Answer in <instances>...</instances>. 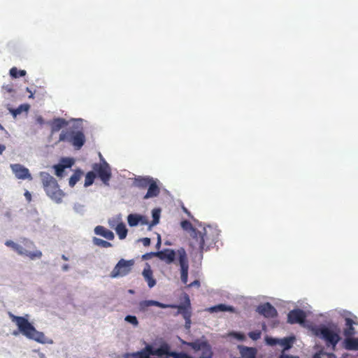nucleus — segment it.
Segmentation results:
<instances>
[{"label": "nucleus", "instance_id": "f257e3e1", "mask_svg": "<svg viewBox=\"0 0 358 358\" xmlns=\"http://www.w3.org/2000/svg\"><path fill=\"white\" fill-rule=\"evenodd\" d=\"M190 246L192 248L203 251L206 244H211L217 238V234L214 229L208 226L201 230L195 229L191 232Z\"/></svg>", "mask_w": 358, "mask_h": 358}, {"label": "nucleus", "instance_id": "f03ea898", "mask_svg": "<svg viewBox=\"0 0 358 358\" xmlns=\"http://www.w3.org/2000/svg\"><path fill=\"white\" fill-rule=\"evenodd\" d=\"M10 317L13 322H15L20 332L22 335L38 343H45L44 334L38 331L27 319L21 316H15L13 314H10Z\"/></svg>", "mask_w": 358, "mask_h": 358}, {"label": "nucleus", "instance_id": "7ed1b4c3", "mask_svg": "<svg viewBox=\"0 0 358 358\" xmlns=\"http://www.w3.org/2000/svg\"><path fill=\"white\" fill-rule=\"evenodd\" d=\"M155 306L162 308H173L178 309V313L181 314L185 320H189L192 317L191 305L189 297L186 296V303L181 305L165 304L157 301L145 300L139 303L141 310L145 311L150 306Z\"/></svg>", "mask_w": 358, "mask_h": 358}, {"label": "nucleus", "instance_id": "20e7f679", "mask_svg": "<svg viewBox=\"0 0 358 358\" xmlns=\"http://www.w3.org/2000/svg\"><path fill=\"white\" fill-rule=\"evenodd\" d=\"M40 177L47 195L57 203H60L64 196V193L59 189L56 179L47 172H41Z\"/></svg>", "mask_w": 358, "mask_h": 358}, {"label": "nucleus", "instance_id": "39448f33", "mask_svg": "<svg viewBox=\"0 0 358 358\" xmlns=\"http://www.w3.org/2000/svg\"><path fill=\"white\" fill-rule=\"evenodd\" d=\"M22 243L24 247L17 243H15L13 241L8 240L6 241L5 245L11 248L18 255H25L31 260L41 258L42 252L40 250H34L36 248L34 242L29 239L24 238Z\"/></svg>", "mask_w": 358, "mask_h": 358}, {"label": "nucleus", "instance_id": "423d86ee", "mask_svg": "<svg viewBox=\"0 0 358 358\" xmlns=\"http://www.w3.org/2000/svg\"><path fill=\"white\" fill-rule=\"evenodd\" d=\"M340 329L336 327V329H331L326 326H320L315 329V334L322 339L327 347H331L334 350L337 344L341 340L339 335Z\"/></svg>", "mask_w": 358, "mask_h": 358}, {"label": "nucleus", "instance_id": "0eeeda50", "mask_svg": "<svg viewBox=\"0 0 358 358\" xmlns=\"http://www.w3.org/2000/svg\"><path fill=\"white\" fill-rule=\"evenodd\" d=\"M134 265V259H121L111 271L110 276L113 278L125 276L131 272Z\"/></svg>", "mask_w": 358, "mask_h": 358}, {"label": "nucleus", "instance_id": "6e6552de", "mask_svg": "<svg viewBox=\"0 0 358 358\" xmlns=\"http://www.w3.org/2000/svg\"><path fill=\"white\" fill-rule=\"evenodd\" d=\"M92 169L96 172L101 180L106 185H108V182L111 178V170L109 164L103 159L102 163H95L92 166Z\"/></svg>", "mask_w": 358, "mask_h": 358}, {"label": "nucleus", "instance_id": "1a4fd4ad", "mask_svg": "<svg viewBox=\"0 0 358 358\" xmlns=\"http://www.w3.org/2000/svg\"><path fill=\"white\" fill-rule=\"evenodd\" d=\"M178 254L179 255L178 261L180 266L181 281L183 284L186 285L187 283L189 271V264L187 254L184 248L179 249L178 250Z\"/></svg>", "mask_w": 358, "mask_h": 358}, {"label": "nucleus", "instance_id": "9d476101", "mask_svg": "<svg viewBox=\"0 0 358 358\" xmlns=\"http://www.w3.org/2000/svg\"><path fill=\"white\" fill-rule=\"evenodd\" d=\"M306 315L301 309L291 310L287 315V322L289 324H303L306 320Z\"/></svg>", "mask_w": 358, "mask_h": 358}, {"label": "nucleus", "instance_id": "9b49d317", "mask_svg": "<svg viewBox=\"0 0 358 358\" xmlns=\"http://www.w3.org/2000/svg\"><path fill=\"white\" fill-rule=\"evenodd\" d=\"M10 168L17 178L22 180L32 179V177L29 173V169L25 168L22 165L20 164H14L10 165Z\"/></svg>", "mask_w": 358, "mask_h": 358}, {"label": "nucleus", "instance_id": "f8f14e48", "mask_svg": "<svg viewBox=\"0 0 358 358\" xmlns=\"http://www.w3.org/2000/svg\"><path fill=\"white\" fill-rule=\"evenodd\" d=\"M257 310L266 318H274L278 315L276 309L268 302L259 305Z\"/></svg>", "mask_w": 358, "mask_h": 358}, {"label": "nucleus", "instance_id": "ddd939ff", "mask_svg": "<svg viewBox=\"0 0 358 358\" xmlns=\"http://www.w3.org/2000/svg\"><path fill=\"white\" fill-rule=\"evenodd\" d=\"M152 254L168 264L173 262L176 257V252L171 249H164L162 251L152 252Z\"/></svg>", "mask_w": 358, "mask_h": 358}, {"label": "nucleus", "instance_id": "4468645a", "mask_svg": "<svg viewBox=\"0 0 358 358\" xmlns=\"http://www.w3.org/2000/svg\"><path fill=\"white\" fill-rule=\"evenodd\" d=\"M70 143L77 149L80 150L85 143V136L82 131H74L71 134Z\"/></svg>", "mask_w": 358, "mask_h": 358}, {"label": "nucleus", "instance_id": "2eb2a0df", "mask_svg": "<svg viewBox=\"0 0 358 358\" xmlns=\"http://www.w3.org/2000/svg\"><path fill=\"white\" fill-rule=\"evenodd\" d=\"M142 275L150 288L153 287L156 285V280L153 277V272L149 264H145Z\"/></svg>", "mask_w": 358, "mask_h": 358}, {"label": "nucleus", "instance_id": "dca6fc26", "mask_svg": "<svg viewBox=\"0 0 358 358\" xmlns=\"http://www.w3.org/2000/svg\"><path fill=\"white\" fill-rule=\"evenodd\" d=\"M148 187V192L143 196V199L156 197L159 194L160 189L154 179L151 181Z\"/></svg>", "mask_w": 358, "mask_h": 358}, {"label": "nucleus", "instance_id": "f3484780", "mask_svg": "<svg viewBox=\"0 0 358 358\" xmlns=\"http://www.w3.org/2000/svg\"><path fill=\"white\" fill-rule=\"evenodd\" d=\"M94 232L96 234L101 236L109 241H112L115 238V236H114V234L113 233V231L105 228L103 226L96 227L94 229Z\"/></svg>", "mask_w": 358, "mask_h": 358}, {"label": "nucleus", "instance_id": "a211bd4d", "mask_svg": "<svg viewBox=\"0 0 358 358\" xmlns=\"http://www.w3.org/2000/svg\"><path fill=\"white\" fill-rule=\"evenodd\" d=\"M345 328L343 330V334L345 337H351L355 334V329L353 327V324L355 322L350 317H346L345 319Z\"/></svg>", "mask_w": 358, "mask_h": 358}, {"label": "nucleus", "instance_id": "6ab92c4d", "mask_svg": "<svg viewBox=\"0 0 358 358\" xmlns=\"http://www.w3.org/2000/svg\"><path fill=\"white\" fill-rule=\"evenodd\" d=\"M68 124L67 121L64 118H55L51 124L52 133L59 131L62 128Z\"/></svg>", "mask_w": 358, "mask_h": 358}, {"label": "nucleus", "instance_id": "aec40b11", "mask_svg": "<svg viewBox=\"0 0 358 358\" xmlns=\"http://www.w3.org/2000/svg\"><path fill=\"white\" fill-rule=\"evenodd\" d=\"M208 311L210 313H217V312H225L229 311L234 313L235 309L233 306H227L225 304H218L214 306H212L208 308Z\"/></svg>", "mask_w": 358, "mask_h": 358}, {"label": "nucleus", "instance_id": "412c9836", "mask_svg": "<svg viewBox=\"0 0 358 358\" xmlns=\"http://www.w3.org/2000/svg\"><path fill=\"white\" fill-rule=\"evenodd\" d=\"M153 180L152 178L150 177H138L135 179L134 183L136 187H138L139 188H146L149 185V184L151 182V181Z\"/></svg>", "mask_w": 358, "mask_h": 358}, {"label": "nucleus", "instance_id": "4be33fe9", "mask_svg": "<svg viewBox=\"0 0 358 358\" xmlns=\"http://www.w3.org/2000/svg\"><path fill=\"white\" fill-rule=\"evenodd\" d=\"M344 347L348 350H358V338H353L351 337H346L344 341Z\"/></svg>", "mask_w": 358, "mask_h": 358}, {"label": "nucleus", "instance_id": "5701e85b", "mask_svg": "<svg viewBox=\"0 0 358 358\" xmlns=\"http://www.w3.org/2000/svg\"><path fill=\"white\" fill-rule=\"evenodd\" d=\"M207 343V341H201L199 340H196L194 342H182L184 345L191 347L192 349L194 350L195 352H199V351H201L202 348L204 347V345H206Z\"/></svg>", "mask_w": 358, "mask_h": 358}, {"label": "nucleus", "instance_id": "b1692460", "mask_svg": "<svg viewBox=\"0 0 358 358\" xmlns=\"http://www.w3.org/2000/svg\"><path fill=\"white\" fill-rule=\"evenodd\" d=\"M241 353L244 358H255L257 350L254 348L243 347L241 350Z\"/></svg>", "mask_w": 358, "mask_h": 358}, {"label": "nucleus", "instance_id": "393cba45", "mask_svg": "<svg viewBox=\"0 0 358 358\" xmlns=\"http://www.w3.org/2000/svg\"><path fill=\"white\" fill-rule=\"evenodd\" d=\"M83 175V172L80 169H77L74 171L73 174L69 178V186L73 187L80 180Z\"/></svg>", "mask_w": 358, "mask_h": 358}, {"label": "nucleus", "instance_id": "a878e982", "mask_svg": "<svg viewBox=\"0 0 358 358\" xmlns=\"http://www.w3.org/2000/svg\"><path fill=\"white\" fill-rule=\"evenodd\" d=\"M161 210L159 208L153 209L152 211V221L149 224L148 229L151 230L152 227L157 224L159 222Z\"/></svg>", "mask_w": 358, "mask_h": 358}, {"label": "nucleus", "instance_id": "bb28decb", "mask_svg": "<svg viewBox=\"0 0 358 358\" xmlns=\"http://www.w3.org/2000/svg\"><path fill=\"white\" fill-rule=\"evenodd\" d=\"M116 233L117 234L120 239H124L127 235V229L124 223H119L115 228Z\"/></svg>", "mask_w": 358, "mask_h": 358}, {"label": "nucleus", "instance_id": "cd10ccee", "mask_svg": "<svg viewBox=\"0 0 358 358\" xmlns=\"http://www.w3.org/2000/svg\"><path fill=\"white\" fill-rule=\"evenodd\" d=\"M141 215L138 214H129L127 217L128 224L130 227H135L139 224Z\"/></svg>", "mask_w": 358, "mask_h": 358}, {"label": "nucleus", "instance_id": "c85d7f7f", "mask_svg": "<svg viewBox=\"0 0 358 358\" xmlns=\"http://www.w3.org/2000/svg\"><path fill=\"white\" fill-rule=\"evenodd\" d=\"M294 338H285L280 340L279 344L283 347L284 350H287L292 348Z\"/></svg>", "mask_w": 358, "mask_h": 358}, {"label": "nucleus", "instance_id": "c756f323", "mask_svg": "<svg viewBox=\"0 0 358 358\" xmlns=\"http://www.w3.org/2000/svg\"><path fill=\"white\" fill-rule=\"evenodd\" d=\"M96 178V174L94 171H90L88 172L85 176V187H89L92 185L94 181V179Z\"/></svg>", "mask_w": 358, "mask_h": 358}, {"label": "nucleus", "instance_id": "7c9ffc66", "mask_svg": "<svg viewBox=\"0 0 358 358\" xmlns=\"http://www.w3.org/2000/svg\"><path fill=\"white\" fill-rule=\"evenodd\" d=\"M93 243L94 245L101 247V248H110L112 246V244L110 242L104 241L103 239L94 237L93 238Z\"/></svg>", "mask_w": 358, "mask_h": 358}, {"label": "nucleus", "instance_id": "2f4dec72", "mask_svg": "<svg viewBox=\"0 0 358 358\" xmlns=\"http://www.w3.org/2000/svg\"><path fill=\"white\" fill-rule=\"evenodd\" d=\"M10 75L15 78L24 76L26 75V71L17 70L16 67H13L10 70Z\"/></svg>", "mask_w": 358, "mask_h": 358}, {"label": "nucleus", "instance_id": "473e14b6", "mask_svg": "<svg viewBox=\"0 0 358 358\" xmlns=\"http://www.w3.org/2000/svg\"><path fill=\"white\" fill-rule=\"evenodd\" d=\"M74 132V131H62L59 134V141H68L70 142V139L71 138V134Z\"/></svg>", "mask_w": 358, "mask_h": 358}, {"label": "nucleus", "instance_id": "72a5a7b5", "mask_svg": "<svg viewBox=\"0 0 358 358\" xmlns=\"http://www.w3.org/2000/svg\"><path fill=\"white\" fill-rule=\"evenodd\" d=\"M29 109V106L28 104H22L17 108L13 110L11 112L14 117H16L17 115H20L22 111L27 112Z\"/></svg>", "mask_w": 358, "mask_h": 358}, {"label": "nucleus", "instance_id": "f704fd0d", "mask_svg": "<svg viewBox=\"0 0 358 358\" xmlns=\"http://www.w3.org/2000/svg\"><path fill=\"white\" fill-rule=\"evenodd\" d=\"M71 166V163H69L68 165L63 166L61 164H57L55 166V173L57 176L62 177L63 173L64 171L65 167H70Z\"/></svg>", "mask_w": 358, "mask_h": 358}, {"label": "nucleus", "instance_id": "c9c22d12", "mask_svg": "<svg viewBox=\"0 0 358 358\" xmlns=\"http://www.w3.org/2000/svg\"><path fill=\"white\" fill-rule=\"evenodd\" d=\"M180 226L182 229L185 231H190L192 232L193 231V230L195 229V228L193 227L192 223L188 220L181 221Z\"/></svg>", "mask_w": 358, "mask_h": 358}, {"label": "nucleus", "instance_id": "e433bc0d", "mask_svg": "<svg viewBox=\"0 0 358 358\" xmlns=\"http://www.w3.org/2000/svg\"><path fill=\"white\" fill-rule=\"evenodd\" d=\"M125 321L131 324L132 325L136 327L138 324V321L136 316L134 315H127L124 318Z\"/></svg>", "mask_w": 358, "mask_h": 358}, {"label": "nucleus", "instance_id": "4c0bfd02", "mask_svg": "<svg viewBox=\"0 0 358 358\" xmlns=\"http://www.w3.org/2000/svg\"><path fill=\"white\" fill-rule=\"evenodd\" d=\"M261 331H250L248 334L249 337L252 339L253 341H257L261 337Z\"/></svg>", "mask_w": 358, "mask_h": 358}, {"label": "nucleus", "instance_id": "58836bf2", "mask_svg": "<svg viewBox=\"0 0 358 358\" xmlns=\"http://www.w3.org/2000/svg\"><path fill=\"white\" fill-rule=\"evenodd\" d=\"M266 342L268 345L273 346L277 344H279L280 340L271 337H266Z\"/></svg>", "mask_w": 358, "mask_h": 358}, {"label": "nucleus", "instance_id": "ea45409f", "mask_svg": "<svg viewBox=\"0 0 358 358\" xmlns=\"http://www.w3.org/2000/svg\"><path fill=\"white\" fill-rule=\"evenodd\" d=\"M144 246H149L150 245V238H143L139 240Z\"/></svg>", "mask_w": 358, "mask_h": 358}, {"label": "nucleus", "instance_id": "a19ab883", "mask_svg": "<svg viewBox=\"0 0 358 358\" xmlns=\"http://www.w3.org/2000/svg\"><path fill=\"white\" fill-rule=\"evenodd\" d=\"M150 222H148L147 217L145 216L141 215V221L139 222V224L142 225H148Z\"/></svg>", "mask_w": 358, "mask_h": 358}, {"label": "nucleus", "instance_id": "79ce46f5", "mask_svg": "<svg viewBox=\"0 0 358 358\" xmlns=\"http://www.w3.org/2000/svg\"><path fill=\"white\" fill-rule=\"evenodd\" d=\"M280 358H299V357H294L292 355L282 353L280 356Z\"/></svg>", "mask_w": 358, "mask_h": 358}, {"label": "nucleus", "instance_id": "37998d69", "mask_svg": "<svg viewBox=\"0 0 358 358\" xmlns=\"http://www.w3.org/2000/svg\"><path fill=\"white\" fill-rule=\"evenodd\" d=\"M182 209L189 217L192 219L193 218V216L192 215L191 213L187 210V208H186L185 206H182Z\"/></svg>", "mask_w": 358, "mask_h": 358}, {"label": "nucleus", "instance_id": "c03bdc74", "mask_svg": "<svg viewBox=\"0 0 358 358\" xmlns=\"http://www.w3.org/2000/svg\"><path fill=\"white\" fill-rule=\"evenodd\" d=\"M24 196L26 198V199L29 202L31 201V194H30L29 192L28 191H26L25 193H24Z\"/></svg>", "mask_w": 358, "mask_h": 358}, {"label": "nucleus", "instance_id": "a18cd8bd", "mask_svg": "<svg viewBox=\"0 0 358 358\" xmlns=\"http://www.w3.org/2000/svg\"><path fill=\"white\" fill-rule=\"evenodd\" d=\"M235 336H236V338H237L238 339L241 340V341L244 340V338H245L244 334H241V333H236Z\"/></svg>", "mask_w": 358, "mask_h": 358}, {"label": "nucleus", "instance_id": "49530a36", "mask_svg": "<svg viewBox=\"0 0 358 358\" xmlns=\"http://www.w3.org/2000/svg\"><path fill=\"white\" fill-rule=\"evenodd\" d=\"M152 252H150V253H147V254H145L144 255H143V258L144 259H148V258H150L151 256H154L153 254H152Z\"/></svg>", "mask_w": 358, "mask_h": 358}, {"label": "nucleus", "instance_id": "de8ad7c7", "mask_svg": "<svg viewBox=\"0 0 358 358\" xmlns=\"http://www.w3.org/2000/svg\"><path fill=\"white\" fill-rule=\"evenodd\" d=\"M5 150L6 146L4 145L0 144V155H1Z\"/></svg>", "mask_w": 358, "mask_h": 358}, {"label": "nucleus", "instance_id": "09e8293b", "mask_svg": "<svg viewBox=\"0 0 358 358\" xmlns=\"http://www.w3.org/2000/svg\"><path fill=\"white\" fill-rule=\"evenodd\" d=\"M191 324V318L189 320H185V327L189 328Z\"/></svg>", "mask_w": 358, "mask_h": 358}, {"label": "nucleus", "instance_id": "8fccbe9b", "mask_svg": "<svg viewBox=\"0 0 358 358\" xmlns=\"http://www.w3.org/2000/svg\"><path fill=\"white\" fill-rule=\"evenodd\" d=\"M195 285L199 286L200 285V283L198 280H194L193 282H192L191 284L189 285V287H192L193 285Z\"/></svg>", "mask_w": 358, "mask_h": 358}, {"label": "nucleus", "instance_id": "3c124183", "mask_svg": "<svg viewBox=\"0 0 358 358\" xmlns=\"http://www.w3.org/2000/svg\"><path fill=\"white\" fill-rule=\"evenodd\" d=\"M37 122H38V123L41 124H43V117H41V116H40V117H38L37 118Z\"/></svg>", "mask_w": 358, "mask_h": 358}, {"label": "nucleus", "instance_id": "603ef678", "mask_svg": "<svg viewBox=\"0 0 358 358\" xmlns=\"http://www.w3.org/2000/svg\"><path fill=\"white\" fill-rule=\"evenodd\" d=\"M161 245V238H160V236L158 235V241H157V247H159Z\"/></svg>", "mask_w": 358, "mask_h": 358}, {"label": "nucleus", "instance_id": "864d4df0", "mask_svg": "<svg viewBox=\"0 0 358 358\" xmlns=\"http://www.w3.org/2000/svg\"><path fill=\"white\" fill-rule=\"evenodd\" d=\"M69 265H68V264H64V265H63V266H62V269H63L64 271H67V270L69 269Z\"/></svg>", "mask_w": 358, "mask_h": 358}, {"label": "nucleus", "instance_id": "5fc2aeb1", "mask_svg": "<svg viewBox=\"0 0 358 358\" xmlns=\"http://www.w3.org/2000/svg\"><path fill=\"white\" fill-rule=\"evenodd\" d=\"M329 358H336V356L334 353L328 354Z\"/></svg>", "mask_w": 358, "mask_h": 358}, {"label": "nucleus", "instance_id": "6e6d98bb", "mask_svg": "<svg viewBox=\"0 0 358 358\" xmlns=\"http://www.w3.org/2000/svg\"><path fill=\"white\" fill-rule=\"evenodd\" d=\"M27 91H29V92L31 93V94L29 95V98H33V97H34V94L31 92V91H29V88H28V87L27 88Z\"/></svg>", "mask_w": 358, "mask_h": 358}, {"label": "nucleus", "instance_id": "4d7b16f0", "mask_svg": "<svg viewBox=\"0 0 358 358\" xmlns=\"http://www.w3.org/2000/svg\"><path fill=\"white\" fill-rule=\"evenodd\" d=\"M99 157H100V159H101V163H102L103 162V159H103V156L101 155V154L100 152H99Z\"/></svg>", "mask_w": 358, "mask_h": 358}, {"label": "nucleus", "instance_id": "13d9d810", "mask_svg": "<svg viewBox=\"0 0 358 358\" xmlns=\"http://www.w3.org/2000/svg\"><path fill=\"white\" fill-rule=\"evenodd\" d=\"M62 258L65 261L68 260V258L64 255H62Z\"/></svg>", "mask_w": 358, "mask_h": 358}, {"label": "nucleus", "instance_id": "bf43d9fd", "mask_svg": "<svg viewBox=\"0 0 358 358\" xmlns=\"http://www.w3.org/2000/svg\"><path fill=\"white\" fill-rule=\"evenodd\" d=\"M13 334L16 336V335L18 334V333L17 332H14Z\"/></svg>", "mask_w": 358, "mask_h": 358}, {"label": "nucleus", "instance_id": "052dcab7", "mask_svg": "<svg viewBox=\"0 0 358 358\" xmlns=\"http://www.w3.org/2000/svg\"><path fill=\"white\" fill-rule=\"evenodd\" d=\"M1 127H1V125L0 124V128H1Z\"/></svg>", "mask_w": 358, "mask_h": 358}]
</instances>
